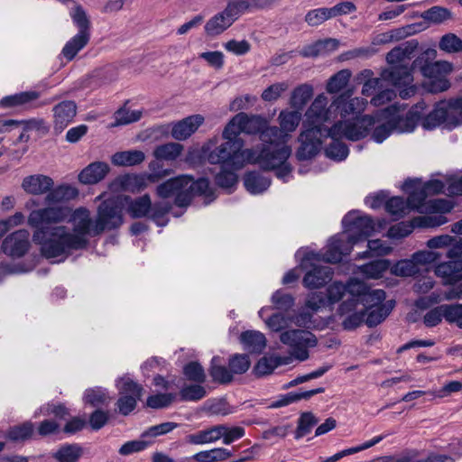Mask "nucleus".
<instances>
[{"mask_svg":"<svg viewBox=\"0 0 462 462\" xmlns=\"http://www.w3.org/2000/svg\"><path fill=\"white\" fill-rule=\"evenodd\" d=\"M291 324V313L277 312L272 315L267 320V327L274 332L282 331Z\"/></svg>","mask_w":462,"mask_h":462,"instance_id":"nucleus-61","label":"nucleus"},{"mask_svg":"<svg viewBox=\"0 0 462 462\" xmlns=\"http://www.w3.org/2000/svg\"><path fill=\"white\" fill-rule=\"evenodd\" d=\"M182 151V144L179 143H168L157 146L153 151V156L160 161H174L181 154Z\"/></svg>","mask_w":462,"mask_h":462,"instance_id":"nucleus-44","label":"nucleus"},{"mask_svg":"<svg viewBox=\"0 0 462 462\" xmlns=\"http://www.w3.org/2000/svg\"><path fill=\"white\" fill-rule=\"evenodd\" d=\"M354 245L350 243L349 236L346 232L331 237L323 254V261L331 263H339L343 255L351 252Z\"/></svg>","mask_w":462,"mask_h":462,"instance_id":"nucleus-20","label":"nucleus"},{"mask_svg":"<svg viewBox=\"0 0 462 462\" xmlns=\"http://www.w3.org/2000/svg\"><path fill=\"white\" fill-rule=\"evenodd\" d=\"M345 232L349 236L350 243L356 244L370 236L374 231V222L367 215H360L359 211H351L342 219Z\"/></svg>","mask_w":462,"mask_h":462,"instance_id":"nucleus-13","label":"nucleus"},{"mask_svg":"<svg viewBox=\"0 0 462 462\" xmlns=\"http://www.w3.org/2000/svg\"><path fill=\"white\" fill-rule=\"evenodd\" d=\"M151 208L152 201L150 196L145 194L131 200L130 203H128L127 210L133 218H141L146 217Z\"/></svg>","mask_w":462,"mask_h":462,"instance_id":"nucleus-43","label":"nucleus"},{"mask_svg":"<svg viewBox=\"0 0 462 462\" xmlns=\"http://www.w3.org/2000/svg\"><path fill=\"white\" fill-rule=\"evenodd\" d=\"M149 168L152 171V173H149L144 176H137V175H125L121 178V185L125 189H129L131 185L134 184L138 186L139 189L146 186V181L154 183L157 182L160 179L170 174L169 171L163 170L162 171H155L156 168H159V162H152L149 164Z\"/></svg>","mask_w":462,"mask_h":462,"instance_id":"nucleus-25","label":"nucleus"},{"mask_svg":"<svg viewBox=\"0 0 462 462\" xmlns=\"http://www.w3.org/2000/svg\"><path fill=\"white\" fill-rule=\"evenodd\" d=\"M55 130L63 131L72 122L77 114V105L72 100H65L52 108Z\"/></svg>","mask_w":462,"mask_h":462,"instance_id":"nucleus-24","label":"nucleus"},{"mask_svg":"<svg viewBox=\"0 0 462 462\" xmlns=\"http://www.w3.org/2000/svg\"><path fill=\"white\" fill-rule=\"evenodd\" d=\"M341 137L331 138L332 142L325 149V154L328 158L334 161H344L349 152L348 147L339 141Z\"/></svg>","mask_w":462,"mask_h":462,"instance_id":"nucleus-53","label":"nucleus"},{"mask_svg":"<svg viewBox=\"0 0 462 462\" xmlns=\"http://www.w3.org/2000/svg\"><path fill=\"white\" fill-rule=\"evenodd\" d=\"M224 424L213 426L204 430L187 436V441L193 445H201L215 442L223 435Z\"/></svg>","mask_w":462,"mask_h":462,"instance_id":"nucleus-31","label":"nucleus"},{"mask_svg":"<svg viewBox=\"0 0 462 462\" xmlns=\"http://www.w3.org/2000/svg\"><path fill=\"white\" fill-rule=\"evenodd\" d=\"M390 261L385 259H379L367 263L360 266V273L368 279L381 278L383 273L389 269Z\"/></svg>","mask_w":462,"mask_h":462,"instance_id":"nucleus-42","label":"nucleus"},{"mask_svg":"<svg viewBox=\"0 0 462 462\" xmlns=\"http://www.w3.org/2000/svg\"><path fill=\"white\" fill-rule=\"evenodd\" d=\"M83 401L86 404H89L92 407H99L107 405L110 398L106 389L102 387H94L88 388L85 391Z\"/></svg>","mask_w":462,"mask_h":462,"instance_id":"nucleus-45","label":"nucleus"},{"mask_svg":"<svg viewBox=\"0 0 462 462\" xmlns=\"http://www.w3.org/2000/svg\"><path fill=\"white\" fill-rule=\"evenodd\" d=\"M319 422L318 419L311 412H303L298 420V426L295 431V439H300L310 432L311 429Z\"/></svg>","mask_w":462,"mask_h":462,"instance_id":"nucleus-58","label":"nucleus"},{"mask_svg":"<svg viewBox=\"0 0 462 462\" xmlns=\"http://www.w3.org/2000/svg\"><path fill=\"white\" fill-rule=\"evenodd\" d=\"M262 119V170H274L287 162L291 149L277 126H266Z\"/></svg>","mask_w":462,"mask_h":462,"instance_id":"nucleus-2","label":"nucleus"},{"mask_svg":"<svg viewBox=\"0 0 462 462\" xmlns=\"http://www.w3.org/2000/svg\"><path fill=\"white\" fill-rule=\"evenodd\" d=\"M444 319L462 328V304H443Z\"/></svg>","mask_w":462,"mask_h":462,"instance_id":"nucleus-64","label":"nucleus"},{"mask_svg":"<svg viewBox=\"0 0 462 462\" xmlns=\"http://www.w3.org/2000/svg\"><path fill=\"white\" fill-rule=\"evenodd\" d=\"M325 392V388L319 387L313 390L303 391V392H290L284 395H281L277 401L273 402L267 407L271 409L280 408L287 406L291 403L297 402L302 399L308 400L315 394Z\"/></svg>","mask_w":462,"mask_h":462,"instance_id":"nucleus-32","label":"nucleus"},{"mask_svg":"<svg viewBox=\"0 0 462 462\" xmlns=\"http://www.w3.org/2000/svg\"><path fill=\"white\" fill-rule=\"evenodd\" d=\"M385 210L394 217L395 219L403 217L411 211L407 200L399 196L387 199L385 202Z\"/></svg>","mask_w":462,"mask_h":462,"instance_id":"nucleus-49","label":"nucleus"},{"mask_svg":"<svg viewBox=\"0 0 462 462\" xmlns=\"http://www.w3.org/2000/svg\"><path fill=\"white\" fill-rule=\"evenodd\" d=\"M83 455V448L77 443L60 446L52 457L58 462H77Z\"/></svg>","mask_w":462,"mask_h":462,"instance_id":"nucleus-37","label":"nucleus"},{"mask_svg":"<svg viewBox=\"0 0 462 462\" xmlns=\"http://www.w3.org/2000/svg\"><path fill=\"white\" fill-rule=\"evenodd\" d=\"M90 35L77 33L63 47L61 53L68 60H72L75 56L87 46Z\"/></svg>","mask_w":462,"mask_h":462,"instance_id":"nucleus-39","label":"nucleus"},{"mask_svg":"<svg viewBox=\"0 0 462 462\" xmlns=\"http://www.w3.org/2000/svg\"><path fill=\"white\" fill-rule=\"evenodd\" d=\"M116 387L120 397L116 406L120 414L127 416L136 408L137 402L143 396V388L127 375L116 382Z\"/></svg>","mask_w":462,"mask_h":462,"instance_id":"nucleus-12","label":"nucleus"},{"mask_svg":"<svg viewBox=\"0 0 462 462\" xmlns=\"http://www.w3.org/2000/svg\"><path fill=\"white\" fill-rule=\"evenodd\" d=\"M403 189L409 192L407 203L411 210L419 209L424 205L428 196L422 186L417 187V182L415 180H405L403 184Z\"/></svg>","mask_w":462,"mask_h":462,"instance_id":"nucleus-33","label":"nucleus"},{"mask_svg":"<svg viewBox=\"0 0 462 462\" xmlns=\"http://www.w3.org/2000/svg\"><path fill=\"white\" fill-rule=\"evenodd\" d=\"M439 46L440 50L448 53L460 52L462 40L454 33H447L441 37Z\"/></svg>","mask_w":462,"mask_h":462,"instance_id":"nucleus-63","label":"nucleus"},{"mask_svg":"<svg viewBox=\"0 0 462 462\" xmlns=\"http://www.w3.org/2000/svg\"><path fill=\"white\" fill-rule=\"evenodd\" d=\"M239 341L244 350L248 353L260 352V332L256 330H246L240 335Z\"/></svg>","mask_w":462,"mask_h":462,"instance_id":"nucleus-57","label":"nucleus"},{"mask_svg":"<svg viewBox=\"0 0 462 462\" xmlns=\"http://www.w3.org/2000/svg\"><path fill=\"white\" fill-rule=\"evenodd\" d=\"M313 96V87L304 83L296 87L291 92L290 104L291 107L301 111Z\"/></svg>","mask_w":462,"mask_h":462,"instance_id":"nucleus-35","label":"nucleus"},{"mask_svg":"<svg viewBox=\"0 0 462 462\" xmlns=\"http://www.w3.org/2000/svg\"><path fill=\"white\" fill-rule=\"evenodd\" d=\"M339 42L336 39L319 40L313 44L305 46L300 52L304 58H315L327 51H335L337 49Z\"/></svg>","mask_w":462,"mask_h":462,"instance_id":"nucleus-34","label":"nucleus"},{"mask_svg":"<svg viewBox=\"0 0 462 462\" xmlns=\"http://www.w3.org/2000/svg\"><path fill=\"white\" fill-rule=\"evenodd\" d=\"M73 23L79 29V33L90 35L91 23L86 11L80 5H76L69 12Z\"/></svg>","mask_w":462,"mask_h":462,"instance_id":"nucleus-46","label":"nucleus"},{"mask_svg":"<svg viewBox=\"0 0 462 462\" xmlns=\"http://www.w3.org/2000/svg\"><path fill=\"white\" fill-rule=\"evenodd\" d=\"M353 94V88H348L337 96L330 105V108H334V112L339 114L341 118L360 115L367 105L365 98L352 97Z\"/></svg>","mask_w":462,"mask_h":462,"instance_id":"nucleus-18","label":"nucleus"},{"mask_svg":"<svg viewBox=\"0 0 462 462\" xmlns=\"http://www.w3.org/2000/svg\"><path fill=\"white\" fill-rule=\"evenodd\" d=\"M280 340L282 344L290 346L291 357L300 362L309 359V348L318 345L317 337L309 330L290 329L281 333Z\"/></svg>","mask_w":462,"mask_h":462,"instance_id":"nucleus-7","label":"nucleus"},{"mask_svg":"<svg viewBox=\"0 0 462 462\" xmlns=\"http://www.w3.org/2000/svg\"><path fill=\"white\" fill-rule=\"evenodd\" d=\"M243 142H227L221 143L208 154L211 164H220L222 168L241 170L247 164H254L260 161V151L257 149L242 150Z\"/></svg>","mask_w":462,"mask_h":462,"instance_id":"nucleus-3","label":"nucleus"},{"mask_svg":"<svg viewBox=\"0 0 462 462\" xmlns=\"http://www.w3.org/2000/svg\"><path fill=\"white\" fill-rule=\"evenodd\" d=\"M328 97L324 94H319L312 101L305 113V120L302 126L314 129H330L324 125V123L329 119V114L334 108H328Z\"/></svg>","mask_w":462,"mask_h":462,"instance_id":"nucleus-16","label":"nucleus"},{"mask_svg":"<svg viewBox=\"0 0 462 462\" xmlns=\"http://www.w3.org/2000/svg\"><path fill=\"white\" fill-rule=\"evenodd\" d=\"M79 196V189L69 184H61L51 188L45 197L48 205L64 203L76 199Z\"/></svg>","mask_w":462,"mask_h":462,"instance_id":"nucleus-30","label":"nucleus"},{"mask_svg":"<svg viewBox=\"0 0 462 462\" xmlns=\"http://www.w3.org/2000/svg\"><path fill=\"white\" fill-rule=\"evenodd\" d=\"M317 260L314 253L308 254L302 265L307 267L310 264V269L307 271L303 278V284L308 289L320 288L332 280L333 272L331 267L327 265L316 264L312 261Z\"/></svg>","mask_w":462,"mask_h":462,"instance_id":"nucleus-15","label":"nucleus"},{"mask_svg":"<svg viewBox=\"0 0 462 462\" xmlns=\"http://www.w3.org/2000/svg\"><path fill=\"white\" fill-rule=\"evenodd\" d=\"M427 106L422 100L411 106L405 114L406 104L394 103L381 111L383 118H389L393 131L399 134L411 133L421 119Z\"/></svg>","mask_w":462,"mask_h":462,"instance_id":"nucleus-4","label":"nucleus"},{"mask_svg":"<svg viewBox=\"0 0 462 462\" xmlns=\"http://www.w3.org/2000/svg\"><path fill=\"white\" fill-rule=\"evenodd\" d=\"M34 432V425L31 421H26L21 425L9 429L6 437L12 441H24L32 438Z\"/></svg>","mask_w":462,"mask_h":462,"instance_id":"nucleus-51","label":"nucleus"},{"mask_svg":"<svg viewBox=\"0 0 462 462\" xmlns=\"http://www.w3.org/2000/svg\"><path fill=\"white\" fill-rule=\"evenodd\" d=\"M393 308V301L388 302V305H380L376 308H371L365 319L366 325L370 328L379 325L390 314Z\"/></svg>","mask_w":462,"mask_h":462,"instance_id":"nucleus-50","label":"nucleus"},{"mask_svg":"<svg viewBox=\"0 0 462 462\" xmlns=\"http://www.w3.org/2000/svg\"><path fill=\"white\" fill-rule=\"evenodd\" d=\"M237 170L230 168H222L215 176V183L217 187L225 189L227 193H232L238 182V176L236 173Z\"/></svg>","mask_w":462,"mask_h":462,"instance_id":"nucleus-40","label":"nucleus"},{"mask_svg":"<svg viewBox=\"0 0 462 462\" xmlns=\"http://www.w3.org/2000/svg\"><path fill=\"white\" fill-rule=\"evenodd\" d=\"M41 97V93L38 91H24L14 95L5 97L1 100V105L5 107L14 106H30L33 108H39L48 106L53 103L57 98L51 97L49 99L38 101Z\"/></svg>","mask_w":462,"mask_h":462,"instance_id":"nucleus-19","label":"nucleus"},{"mask_svg":"<svg viewBox=\"0 0 462 462\" xmlns=\"http://www.w3.org/2000/svg\"><path fill=\"white\" fill-rule=\"evenodd\" d=\"M330 137L328 129H314L303 127L298 137L300 146L296 151L298 161H309L321 151L323 139Z\"/></svg>","mask_w":462,"mask_h":462,"instance_id":"nucleus-11","label":"nucleus"},{"mask_svg":"<svg viewBox=\"0 0 462 462\" xmlns=\"http://www.w3.org/2000/svg\"><path fill=\"white\" fill-rule=\"evenodd\" d=\"M123 202L119 198H109L104 200L97 208L95 220V234H102L106 230H114L120 227L123 219Z\"/></svg>","mask_w":462,"mask_h":462,"instance_id":"nucleus-8","label":"nucleus"},{"mask_svg":"<svg viewBox=\"0 0 462 462\" xmlns=\"http://www.w3.org/2000/svg\"><path fill=\"white\" fill-rule=\"evenodd\" d=\"M232 456V453L224 448H217L210 450L196 453L192 458L198 462L223 461Z\"/></svg>","mask_w":462,"mask_h":462,"instance_id":"nucleus-48","label":"nucleus"},{"mask_svg":"<svg viewBox=\"0 0 462 462\" xmlns=\"http://www.w3.org/2000/svg\"><path fill=\"white\" fill-rule=\"evenodd\" d=\"M250 6L247 0H230L226 7L209 18L204 26L207 36L216 37L226 31Z\"/></svg>","mask_w":462,"mask_h":462,"instance_id":"nucleus-6","label":"nucleus"},{"mask_svg":"<svg viewBox=\"0 0 462 462\" xmlns=\"http://www.w3.org/2000/svg\"><path fill=\"white\" fill-rule=\"evenodd\" d=\"M449 117L448 101L441 100L435 104L434 108L428 115L421 116V125L427 130L435 129L441 125L454 128Z\"/></svg>","mask_w":462,"mask_h":462,"instance_id":"nucleus-23","label":"nucleus"},{"mask_svg":"<svg viewBox=\"0 0 462 462\" xmlns=\"http://www.w3.org/2000/svg\"><path fill=\"white\" fill-rule=\"evenodd\" d=\"M419 267L411 259H404L397 262L391 267V273L396 276L409 277L419 273Z\"/></svg>","mask_w":462,"mask_h":462,"instance_id":"nucleus-59","label":"nucleus"},{"mask_svg":"<svg viewBox=\"0 0 462 462\" xmlns=\"http://www.w3.org/2000/svg\"><path fill=\"white\" fill-rule=\"evenodd\" d=\"M402 53L398 46L392 49L386 55V61L391 68L383 70L381 74L383 80L393 86L408 85L413 81L412 67L409 68L407 64H403L405 58Z\"/></svg>","mask_w":462,"mask_h":462,"instance_id":"nucleus-10","label":"nucleus"},{"mask_svg":"<svg viewBox=\"0 0 462 462\" xmlns=\"http://www.w3.org/2000/svg\"><path fill=\"white\" fill-rule=\"evenodd\" d=\"M109 170L106 162H94L80 171L79 180L83 184H96L105 179Z\"/></svg>","mask_w":462,"mask_h":462,"instance_id":"nucleus-29","label":"nucleus"},{"mask_svg":"<svg viewBox=\"0 0 462 462\" xmlns=\"http://www.w3.org/2000/svg\"><path fill=\"white\" fill-rule=\"evenodd\" d=\"M251 361L247 354H234L228 358V368L233 374H242L247 372Z\"/></svg>","mask_w":462,"mask_h":462,"instance_id":"nucleus-55","label":"nucleus"},{"mask_svg":"<svg viewBox=\"0 0 462 462\" xmlns=\"http://www.w3.org/2000/svg\"><path fill=\"white\" fill-rule=\"evenodd\" d=\"M374 125V117L364 116L356 120H340L328 129L330 138L345 137L351 141H358L365 137Z\"/></svg>","mask_w":462,"mask_h":462,"instance_id":"nucleus-9","label":"nucleus"},{"mask_svg":"<svg viewBox=\"0 0 462 462\" xmlns=\"http://www.w3.org/2000/svg\"><path fill=\"white\" fill-rule=\"evenodd\" d=\"M208 372L215 383L226 384L233 381L230 369L222 365V358L220 356H214L212 358Z\"/></svg>","mask_w":462,"mask_h":462,"instance_id":"nucleus-38","label":"nucleus"},{"mask_svg":"<svg viewBox=\"0 0 462 462\" xmlns=\"http://www.w3.org/2000/svg\"><path fill=\"white\" fill-rule=\"evenodd\" d=\"M435 274L442 279L444 284H455L462 281V261L450 258V261L439 263Z\"/></svg>","mask_w":462,"mask_h":462,"instance_id":"nucleus-26","label":"nucleus"},{"mask_svg":"<svg viewBox=\"0 0 462 462\" xmlns=\"http://www.w3.org/2000/svg\"><path fill=\"white\" fill-rule=\"evenodd\" d=\"M313 313L308 308H302L298 312L291 313V323H294L297 327L305 328L307 329L317 328L316 320L313 319Z\"/></svg>","mask_w":462,"mask_h":462,"instance_id":"nucleus-52","label":"nucleus"},{"mask_svg":"<svg viewBox=\"0 0 462 462\" xmlns=\"http://www.w3.org/2000/svg\"><path fill=\"white\" fill-rule=\"evenodd\" d=\"M436 51L427 49L412 62V69H419L421 74L429 79H436L441 77L443 72L451 69L448 62L434 61L436 58Z\"/></svg>","mask_w":462,"mask_h":462,"instance_id":"nucleus-17","label":"nucleus"},{"mask_svg":"<svg viewBox=\"0 0 462 462\" xmlns=\"http://www.w3.org/2000/svg\"><path fill=\"white\" fill-rule=\"evenodd\" d=\"M29 236L30 234L25 229H20L12 233L3 241V252L14 258L23 256L30 247Z\"/></svg>","mask_w":462,"mask_h":462,"instance_id":"nucleus-21","label":"nucleus"},{"mask_svg":"<svg viewBox=\"0 0 462 462\" xmlns=\"http://www.w3.org/2000/svg\"><path fill=\"white\" fill-rule=\"evenodd\" d=\"M53 180L43 174H33L25 177L22 182L23 189L32 195L48 194L53 187Z\"/></svg>","mask_w":462,"mask_h":462,"instance_id":"nucleus-27","label":"nucleus"},{"mask_svg":"<svg viewBox=\"0 0 462 462\" xmlns=\"http://www.w3.org/2000/svg\"><path fill=\"white\" fill-rule=\"evenodd\" d=\"M185 377L197 383H203L206 381V374L202 365L198 362H189L183 367Z\"/></svg>","mask_w":462,"mask_h":462,"instance_id":"nucleus-62","label":"nucleus"},{"mask_svg":"<svg viewBox=\"0 0 462 462\" xmlns=\"http://www.w3.org/2000/svg\"><path fill=\"white\" fill-rule=\"evenodd\" d=\"M351 72L348 69H342L334 74L328 81L326 89L330 94H336L345 88L347 85Z\"/></svg>","mask_w":462,"mask_h":462,"instance_id":"nucleus-54","label":"nucleus"},{"mask_svg":"<svg viewBox=\"0 0 462 462\" xmlns=\"http://www.w3.org/2000/svg\"><path fill=\"white\" fill-rule=\"evenodd\" d=\"M69 215V209L64 207H47L32 210L28 217V225L40 230L45 227H54L63 222Z\"/></svg>","mask_w":462,"mask_h":462,"instance_id":"nucleus-14","label":"nucleus"},{"mask_svg":"<svg viewBox=\"0 0 462 462\" xmlns=\"http://www.w3.org/2000/svg\"><path fill=\"white\" fill-rule=\"evenodd\" d=\"M386 294L383 290H367L360 299H348L343 301L337 310L339 315H345L349 311L356 309L358 303H362L368 308H376L382 305L381 303L385 300Z\"/></svg>","mask_w":462,"mask_h":462,"instance_id":"nucleus-22","label":"nucleus"},{"mask_svg":"<svg viewBox=\"0 0 462 462\" xmlns=\"http://www.w3.org/2000/svg\"><path fill=\"white\" fill-rule=\"evenodd\" d=\"M244 113L236 115L226 125L223 131V138L227 142H243L238 136L242 133V120H245Z\"/></svg>","mask_w":462,"mask_h":462,"instance_id":"nucleus-47","label":"nucleus"},{"mask_svg":"<svg viewBox=\"0 0 462 462\" xmlns=\"http://www.w3.org/2000/svg\"><path fill=\"white\" fill-rule=\"evenodd\" d=\"M95 224L88 209L80 208L74 213L73 233L64 226L35 230L33 241L41 245V252L46 258H54L87 247L88 236H97Z\"/></svg>","mask_w":462,"mask_h":462,"instance_id":"nucleus-1","label":"nucleus"},{"mask_svg":"<svg viewBox=\"0 0 462 462\" xmlns=\"http://www.w3.org/2000/svg\"><path fill=\"white\" fill-rule=\"evenodd\" d=\"M204 117L200 115L189 116L177 123L171 128V136L175 140L188 139L203 124Z\"/></svg>","mask_w":462,"mask_h":462,"instance_id":"nucleus-28","label":"nucleus"},{"mask_svg":"<svg viewBox=\"0 0 462 462\" xmlns=\"http://www.w3.org/2000/svg\"><path fill=\"white\" fill-rule=\"evenodd\" d=\"M331 19L328 7H319L307 12L304 17L305 23L310 27H318L326 21Z\"/></svg>","mask_w":462,"mask_h":462,"instance_id":"nucleus-60","label":"nucleus"},{"mask_svg":"<svg viewBox=\"0 0 462 462\" xmlns=\"http://www.w3.org/2000/svg\"><path fill=\"white\" fill-rule=\"evenodd\" d=\"M177 182L175 187L174 204L177 207H188L195 196H204L208 203L216 199L214 190L209 187V181L206 178H199L195 180L188 175L175 177Z\"/></svg>","mask_w":462,"mask_h":462,"instance_id":"nucleus-5","label":"nucleus"},{"mask_svg":"<svg viewBox=\"0 0 462 462\" xmlns=\"http://www.w3.org/2000/svg\"><path fill=\"white\" fill-rule=\"evenodd\" d=\"M145 159L142 151L130 150L117 152L112 156V163L116 166H134L141 164Z\"/></svg>","mask_w":462,"mask_h":462,"instance_id":"nucleus-36","label":"nucleus"},{"mask_svg":"<svg viewBox=\"0 0 462 462\" xmlns=\"http://www.w3.org/2000/svg\"><path fill=\"white\" fill-rule=\"evenodd\" d=\"M179 394L183 402H198L206 396L207 391L200 383H196L183 386Z\"/></svg>","mask_w":462,"mask_h":462,"instance_id":"nucleus-56","label":"nucleus"},{"mask_svg":"<svg viewBox=\"0 0 462 462\" xmlns=\"http://www.w3.org/2000/svg\"><path fill=\"white\" fill-rule=\"evenodd\" d=\"M301 119V113L299 110L294 111H282L279 115L280 128L282 134L286 135V141L288 140V134L295 131Z\"/></svg>","mask_w":462,"mask_h":462,"instance_id":"nucleus-41","label":"nucleus"}]
</instances>
